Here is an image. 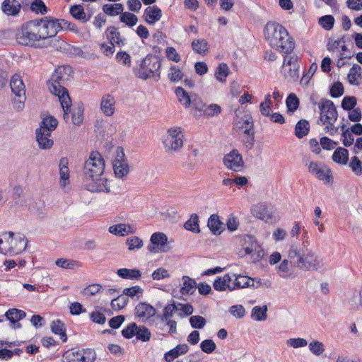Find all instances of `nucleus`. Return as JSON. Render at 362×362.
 <instances>
[{"instance_id": "5fc2aeb1", "label": "nucleus", "mask_w": 362, "mask_h": 362, "mask_svg": "<svg viewBox=\"0 0 362 362\" xmlns=\"http://www.w3.org/2000/svg\"><path fill=\"white\" fill-rule=\"evenodd\" d=\"M168 76L171 82L175 83L180 81L182 78L183 73L179 67L173 65L169 69Z\"/></svg>"}, {"instance_id": "473e14b6", "label": "nucleus", "mask_w": 362, "mask_h": 362, "mask_svg": "<svg viewBox=\"0 0 362 362\" xmlns=\"http://www.w3.org/2000/svg\"><path fill=\"white\" fill-rule=\"evenodd\" d=\"M117 275L125 279H139L141 276L140 270L137 269L122 268L117 270Z\"/></svg>"}, {"instance_id": "c85d7f7f", "label": "nucleus", "mask_w": 362, "mask_h": 362, "mask_svg": "<svg viewBox=\"0 0 362 362\" xmlns=\"http://www.w3.org/2000/svg\"><path fill=\"white\" fill-rule=\"evenodd\" d=\"M69 160L66 158H62L59 161L60 185L65 187L69 182Z\"/></svg>"}, {"instance_id": "7ed1b4c3", "label": "nucleus", "mask_w": 362, "mask_h": 362, "mask_svg": "<svg viewBox=\"0 0 362 362\" xmlns=\"http://www.w3.org/2000/svg\"><path fill=\"white\" fill-rule=\"evenodd\" d=\"M71 68L69 66H60L55 69L50 80L48 82L50 92L58 96L64 111V118L66 119L69 115V110L71 105V100L68 90L62 86L69 80L71 73Z\"/></svg>"}, {"instance_id": "7c9ffc66", "label": "nucleus", "mask_w": 362, "mask_h": 362, "mask_svg": "<svg viewBox=\"0 0 362 362\" xmlns=\"http://www.w3.org/2000/svg\"><path fill=\"white\" fill-rule=\"evenodd\" d=\"M14 235L13 232L3 233L0 234V253L9 255L11 240Z\"/></svg>"}, {"instance_id": "9d476101", "label": "nucleus", "mask_w": 362, "mask_h": 362, "mask_svg": "<svg viewBox=\"0 0 362 362\" xmlns=\"http://www.w3.org/2000/svg\"><path fill=\"white\" fill-rule=\"evenodd\" d=\"M95 357V352L91 349H71L64 354L63 362H93Z\"/></svg>"}, {"instance_id": "f3484780", "label": "nucleus", "mask_w": 362, "mask_h": 362, "mask_svg": "<svg viewBox=\"0 0 362 362\" xmlns=\"http://www.w3.org/2000/svg\"><path fill=\"white\" fill-rule=\"evenodd\" d=\"M225 166L234 172H240L244 168V161L242 155L236 149H233L223 158Z\"/></svg>"}, {"instance_id": "423d86ee", "label": "nucleus", "mask_w": 362, "mask_h": 362, "mask_svg": "<svg viewBox=\"0 0 362 362\" xmlns=\"http://www.w3.org/2000/svg\"><path fill=\"white\" fill-rule=\"evenodd\" d=\"M320 118L318 124L324 126V131L330 136L338 133L339 127L334 126L337 119L338 113L334 103L327 99H322L318 103Z\"/></svg>"}, {"instance_id": "5701e85b", "label": "nucleus", "mask_w": 362, "mask_h": 362, "mask_svg": "<svg viewBox=\"0 0 362 362\" xmlns=\"http://www.w3.org/2000/svg\"><path fill=\"white\" fill-rule=\"evenodd\" d=\"M161 17L162 11L158 6L156 5L148 6L144 10L143 14L144 21L150 25L155 24L156 22L160 20Z\"/></svg>"}, {"instance_id": "412c9836", "label": "nucleus", "mask_w": 362, "mask_h": 362, "mask_svg": "<svg viewBox=\"0 0 362 362\" xmlns=\"http://www.w3.org/2000/svg\"><path fill=\"white\" fill-rule=\"evenodd\" d=\"M135 315L142 322L148 320L156 314V309L150 304L139 303L135 307Z\"/></svg>"}, {"instance_id": "0e129e2a", "label": "nucleus", "mask_w": 362, "mask_h": 362, "mask_svg": "<svg viewBox=\"0 0 362 362\" xmlns=\"http://www.w3.org/2000/svg\"><path fill=\"white\" fill-rule=\"evenodd\" d=\"M309 350L315 356H320L325 351L324 344L319 341H313L309 345Z\"/></svg>"}, {"instance_id": "dca6fc26", "label": "nucleus", "mask_w": 362, "mask_h": 362, "mask_svg": "<svg viewBox=\"0 0 362 362\" xmlns=\"http://www.w3.org/2000/svg\"><path fill=\"white\" fill-rule=\"evenodd\" d=\"M232 275L233 276L232 287L233 291L245 288H257L262 285L260 279H254L247 276L234 273H232Z\"/></svg>"}, {"instance_id": "680f3d73", "label": "nucleus", "mask_w": 362, "mask_h": 362, "mask_svg": "<svg viewBox=\"0 0 362 362\" xmlns=\"http://www.w3.org/2000/svg\"><path fill=\"white\" fill-rule=\"evenodd\" d=\"M286 345L293 349H298L306 346L308 341L303 338H290L286 340Z\"/></svg>"}, {"instance_id": "a19ab883", "label": "nucleus", "mask_w": 362, "mask_h": 362, "mask_svg": "<svg viewBox=\"0 0 362 362\" xmlns=\"http://www.w3.org/2000/svg\"><path fill=\"white\" fill-rule=\"evenodd\" d=\"M51 329L53 333L55 334H58L60 336V339L63 341H66L67 339L66 335V329L64 327V323L59 320H54L52 322L51 325Z\"/></svg>"}, {"instance_id": "a878e982", "label": "nucleus", "mask_w": 362, "mask_h": 362, "mask_svg": "<svg viewBox=\"0 0 362 362\" xmlns=\"http://www.w3.org/2000/svg\"><path fill=\"white\" fill-rule=\"evenodd\" d=\"M115 100L111 95H105L102 98L100 108L106 116H112L115 112Z\"/></svg>"}, {"instance_id": "bb28decb", "label": "nucleus", "mask_w": 362, "mask_h": 362, "mask_svg": "<svg viewBox=\"0 0 362 362\" xmlns=\"http://www.w3.org/2000/svg\"><path fill=\"white\" fill-rule=\"evenodd\" d=\"M188 350L189 346L187 344H178L175 348L166 352L164 354V358L167 362H172L180 356L185 354Z\"/></svg>"}, {"instance_id": "774afa93", "label": "nucleus", "mask_w": 362, "mask_h": 362, "mask_svg": "<svg viewBox=\"0 0 362 362\" xmlns=\"http://www.w3.org/2000/svg\"><path fill=\"white\" fill-rule=\"evenodd\" d=\"M200 348L206 354H211L216 348V344L211 339H205L200 344Z\"/></svg>"}, {"instance_id": "79ce46f5", "label": "nucleus", "mask_w": 362, "mask_h": 362, "mask_svg": "<svg viewBox=\"0 0 362 362\" xmlns=\"http://www.w3.org/2000/svg\"><path fill=\"white\" fill-rule=\"evenodd\" d=\"M310 129V124L305 119H300L296 125L295 134L298 139L306 136Z\"/></svg>"}, {"instance_id": "2eb2a0df", "label": "nucleus", "mask_w": 362, "mask_h": 362, "mask_svg": "<svg viewBox=\"0 0 362 362\" xmlns=\"http://www.w3.org/2000/svg\"><path fill=\"white\" fill-rule=\"evenodd\" d=\"M284 77L290 81H296L299 75V65L298 64V57L286 56L281 69Z\"/></svg>"}, {"instance_id": "338daca9", "label": "nucleus", "mask_w": 362, "mask_h": 362, "mask_svg": "<svg viewBox=\"0 0 362 362\" xmlns=\"http://www.w3.org/2000/svg\"><path fill=\"white\" fill-rule=\"evenodd\" d=\"M221 112V107L217 104H211L206 105L203 115L207 117H213L218 115Z\"/></svg>"}, {"instance_id": "f704fd0d", "label": "nucleus", "mask_w": 362, "mask_h": 362, "mask_svg": "<svg viewBox=\"0 0 362 362\" xmlns=\"http://www.w3.org/2000/svg\"><path fill=\"white\" fill-rule=\"evenodd\" d=\"M58 124L57 120L52 116H48L43 118L40 123V128L37 129L40 131L49 132L50 134L54 131Z\"/></svg>"}, {"instance_id": "f8f14e48", "label": "nucleus", "mask_w": 362, "mask_h": 362, "mask_svg": "<svg viewBox=\"0 0 362 362\" xmlns=\"http://www.w3.org/2000/svg\"><path fill=\"white\" fill-rule=\"evenodd\" d=\"M242 247L244 255H250L254 261H258L264 255L263 250L252 235L243 237Z\"/></svg>"}, {"instance_id": "13d9d810", "label": "nucleus", "mask_w": 362, "mask_h": 362, "mask_svg": "<svg viewBox=\"0 0 362 362\" xmlns=\"http://www.w3.org/2000/svg\"><path fill=\"white\" fill-rule=\"evenodd\" d=\"M136 337L138 340L146 342L150 340L151 337V333L146 327L137 326Z\"/></svg>"}, {"instance_id": "f257e3e1", "label": "nucleus", "mask_w": 362, "mask_h": 362, "mask_svg": "<svg viewBox=\"0 0 362 362\" xmlns=\"http://www.w3.org/2000/svg\"><path fill=\"white\" fill-rule=\"evenodd\" d=\"M58 23L51 17L28 21L16 32V42L23 46L40 48L42 42L57 35Z\"/></svg>"}, {"instance_id": "0eeeda50", "label": "nucleus", "mask_w": 362, "mask_h": 362, "mask_svg": "<svg viewBox=\"0 0 362 362\" xmlns=\"http://www.w3.org/2000/svg\"><path fill=\"white\" fill-rule=\"evenodd\" d=\"M160 61L158 57L148 54L141 60L137 72L139 78L146 80L149 78H160Z\"/></svg>"}, {"instance_id": "864d4df0", "label": "nucleus", "mask_w": 362, "mask_h": 362, "mask_svg": "<svg viewBox=\"0 0 362 362\" xmlns=\"http://www.w3.org/2000/svg\"><path fill=\"white\" fill-rule=\"evenodd\" d=\"M55 264L59 267L69 269H74L80 266L78 262L64 258L57 259L55 262Z\"/></svg>"}, {"instance_id": "20e7f679", "label": "nucleus", "mask_w": 362, "mask_h": 362, "mask_svg": "<svg viewBox=\"0 0 362 362\" xmlns=\"http://www.w3.org/2000/svg\"><path fill=\"white\" fill-rule=\"evenodd\" d=\"M265 39L276 50L286 54L291 53L294 42L287 30L275 22H268L264 29Z\"/></svg>"}, {"instance_id": "6ab92c4d", "label": "nucleus", "mask_w": 362, "mask_h": 362, "mask_svg": "<svg viewBox=\"0 0 362 362\" xmlns=\"http://www.w3.org/2000/svg\"><path fill=\"white\" fill-rule=\"evenodd\" d=\"M27 244L28 240L23 235L18 234L12 236L11 243H9V255L13 256L21 253L25 250Z\"/></svg>"}, {"instance_id": "052dcab7", "label": "nucleus", "mask_w": 362, "mask_h": 362, "mask_svg": "<svg viewBox=\"0 0 362 362\" xmlns=\"http://www.w3.org/2000/svg\"><path fill=\"white\" fill-rule=\"evenodd\" d=\"M286 103L288 111L291 112L296 111L299 105V100L294 93H291L287 97Z\"/></svg>"}, {"instance_id": "69168bd1", "label": "nucleus", "mask_w": 362, "mask_h": 362, "mask_svg": "<svg viewBox=\"0 0 362 362\" xmlns=\"http://www.w3.org/2000/svg\"><path fill=\"white\" fill-rule=\"evenodd\" d=\"M319 24L325 30H331L334 24V18L331 15L324 16L319 19Z\"/></svg>"}, {"instance_id": "aec40b11", "label": "nucleus", "mask_w": 362, "mask_h": 362, "mask_svg": "<svg viewBox=\"0 0 362 362\" xmlns=\"http://www.w3.org/2000/svg\"><path fill=\"white\" fill-rule=\"evenodd\" d=\"M233 276L232 273H228L223 276H218L214 281L213 286L216 291H233Z\"/></svg>"}, {"instance_id": "8fccbe9b", "label": "nucleus", "mask_w": 362, "mask_h": 362, "mask_svg": "<svg viewBox=\"0 0 362 362\" xmlns=\"http://www.w3.org/2000/svg\"><path fill=\"white\" fill-rule=\"evenodd\" d=\"M119 20L130 28L134 26L138 22L137 16L130 12H122L119 16Z\"/></svg>"}, {"instance_id": "ea45409f", "label": "nucleus", "mask_w": 362, "mask_h": 362, "mask_svg": "<svg viewBox=\"0 0 362 362\" xmlns=\"http://www.w3.org/2000/svg\"><path fill=\"white\" fill-rule=\"evenodd\" d=\"M175 94L179 102L184 105L185 107H189L191 106V102L192 99V95H189L188 93L181 87H177L175 89Z\"/></svg>"}, {"instance_id": "393cba45", "label": "nucleus", "mask_w": 362, "mask_h": 362, "mask_svg": "<svg viewBox=\"0 0 362 362\" xmlns=\"http://www.w3.org/2000/svg\"><path fill=\"white\" fill-rule=\"evenodd\" d=\"M10 86L11 91L16 97L23 98V95H25V86L20 75L14 74L11 77Z\"/></svg>"}, {"instance_id": "49530a36", "label": "nucleus", "mask_w": 362, "mask_h": 362, "mask_svg": "<svg viewBox=\"0 0 362 362\" xmlns=\"http://www.w3.org/2000/svg\"><path fill=\"white\" fill-rule=\"evenodd\" d=\"M338 127L342 132L341 136L343 144L346 147L351 146L354 141V138L351 131L346 128V126L344 124Z\"/></svg>"}, {"instance_id": "a18cd8bd", "label": "nucleus", "mask_w": 362, "mask_h": 362, "mask_svg": "<svg viewBox=\"0 0 362 362\" xmlns=\"http://www.w3.org/2000/svg\"><path fill=\"white\" fill-rule=\"evenodd\" d=\"M185 228L196 233L200 232L197 214H193L191 215L189 219L185 223Z\"/></svg>"}, {"instance_id": "ddd939ff", "label": "nucleus", "mask_w": 362, "mask_h": 362, "mask_svg": "<svg viewBox=\"0 0 362 362\" xmlns=\"http://www.w3.org/2000/svg\"><path fill=\"white\" fill-rule=\"evenodd\" d=\"M115 153V157L112 163L114 173L117 177L123 178L128 175L129 171L127 160L122 148L117 147Z\"/></svg>"}, {"instance_id": "09e8293b", "label": "nucleus", "mask_w": 362, "mask_h": 362, "mask_svg": "<svg viewBox=\"0 0 362 362\" xmlns=\"http://www.w3.org/2000/svg\"><path fill=\"white\" fill-rule=\"evenodd\" d=\"M192 49L196 53L204 54L208 50V43L204 39H197L192 42Z\"/></svg>"}, {"instance_id": "4468645a", "label": "nucleus", "mask_w": 362, "mask_h": 362, "mask_svg": "<svg viewBox=\"0 0 362 362\" xmlns=\"http://www.w3.org/2000/svg\"><path fill=\"white\" fill-rule=\"evenodd\" d=\"M309 173L325 183L332 182V176L330 169L324 163L311 161L308 166Z\"/></svg>"}, {"instance_id": "3c124183", "label": "nucleus", "mask_w": 362, "mask_h": 362, "mask_svg": "<svg viewBox=\"0 0 362 362\" xmlns=\"http://www.w3.org/2000/svg\"><path fill=\"white\" fill-rule=\"evenodd\" d=\"M267 307L255 306L252 310V317L257 321H263L267 319Z\"/></svg>"}, {"instance_id": "4d7b16f0", "label": "nucleus", "mask_w": 362, "mask_h": 362, "mask_svg": "<svg viewBox=\"0 0 362 362\" xmlns=\"http://www.w3.org/2000/svg\"><path fill=\"white\" fill-rule=\"evenodd\" d=\"M102 290V286L98 284H93L88 285L82 291V295L86 298L93 296L100 292Z\"/></svg>"}, {"instance_id": "f03ea898", "label": "nucleus", "mask_w": 362, "mask_h": 362, "mask_svg": "<svg viewBox=\"0 0 362 362\" xmlns=\"http://www.w3.org/2000/svg\"><path fill=\"white\" fill-rule=\"evenodd\" d=\"M105 167L103 156L98 151L91 152L83 167L84 181L88 191L110 192L107 179L103 177Z\"/></svg>"}, {"instance_id": "58836bf2", "label": "nucleus", "mask_w": 362, "mask_h": 362, "mask_svg": "<svg viewBox=\"0 0 362 362\" xmlns=\"http://www.w3.org/2000/svg\"><path fill=\"white\" fill-rule=\"evenodd\" d=\"M229 73L230 69L228 65L226 63H221L215 71L214 76L219 82L225 83Z\"/></svg>"}, {"instance_id": "4be33fe9", "label": "nucleus", "mask_w": 362, "mask_h": 362, "mask_svg": "<svg viewBox=\"0 0 362 362\" xmlns=\"http://www.w3.org/2000/svg\"><path fill=\"white\" fill-rule=\"evenodd\" d=\"M108 231L112 235L123 237L135 233L136 228L131 224L119 223L110 226Z\"/></svg>"}, {"instance_id": "b1692460", "label": "nucleus", "mask_w": 362, "mask_h": 362, "mask_svg": "<svg viewBox=\"0 0 362 362\" xmlns=\"http://www.w3.org/2000/svg\"><path fill=\"white\" fill-rule=\"evenodd\" d=\"M21 9V4L18 0H4L1 3V10L4 14L17 16Z\"/></svg>"}, {"instance_id": "a211bd4d", "label": "nucleus", "mask_w": 362, "mask_h": 362, "mask_svg": "<svg viewBox=\"0 0 362 362\" xmlns=\"http://www.w3.org/2000/svg\"><path fill=\"white\" fill-rule=\"evenodd\" d=\"M296 259L288 258L283 259L279 265L276 267V274L283 279H293L296 276L297 264Z\"/></svg>"}, {"instance_id": "4c0bfd02", "label": "nucleus", "mask_w": 362, "mask_h": 362, "mask_svg": "<svg viewBox=\"0 0 362 362\" xmlns=\"http://www.w3.org/2000/svg\"><path fill=\"white\" fill-rule=\"evenodd\" d=\"M124 10V6L120 3H116L113 4H107L103 6V12L110 16H115L119 14H122Z\"/></svg>"}, {"instance_id": "c9c22d12", "label": "nucleus", "mask_w": 362, "mask_h": 362, "mask_svg": "<svg viewBox=\"0 0 362 362\" xmlns=\"http://www.w3.org/2000/svg\"><path fill=\"white\" fill-rule=\"evenodd\" d=\"M105 33L107 37L110 40V42L111 44H124V40H122L120 33L117 28L114 26L108 27Z\"/></svg>"}, {"instance_id": "de8ad7c7", "label": "nucleus", "mask_w": 362, "mask_h": 362, "mask_svg": "<svg viewBox=\"0 0 362 362\" xmlns=\"http://www.w3.org/2000/svg\"><path fill=\"white\" fill-rule=\"evenodd\" d=\"M72 122L74 125H80L83 120V107L82 105H78L71 110Z\"/></svg>"}, {"instance_id": "bf43d9fd", "label": "nucleus", "mask_w": 362, "mask_h": 362, "mask_svg": "<svg viewBox=\"0 0 362 362\" xmlns=\"http://www.w3.org/2000/svg\"><path fill=\"white\" fill-rule=\"evenodd\" d=\"M123 294L126 297L134 298L137 299L143 294V289L139 286H134L129 288H126L123 290Z\"/></svg>"}, {"instance_id": "37998d69", "label": "nucleus", "mask_w": 362, "mask_h": 362, "mask_svg": "<svg viewBox=\"0 0 362 362\" xmlns=\"http://www.w3.org/2000/svg\"><path fill=\"white\" fill-rule=\"evenodd\" d=\"M70 13L74 18L77 20L82 21L83 22H87L90 18V16L87 17L83 6L81 5L71 6L70 8Z\"/></svg>"}, {"instance_id": "c03bdc74", "label": "nucleus", "mask_w": 362, "mask_h": 362, "mask_svg": "<svg viewBox=\"0 0 362 362\" xmlns=\"http://www.w3.org/2000/svg\"><path fill=\"white\" fill-rule=\"evenodd\" d=\"M125 243L129 251L139 250L144 246V241L138 236L128 238Z\"/></svg>"}, {"instance_id": "2f4dec72", "label": "nucleus", "mask_w": 362, "mask_h": 362, "mask_svg": "<svg viewBox=\"0 0 362 362\" xmlns=\"http://www.w3.org/2000/svg\"><path fill=\"white\" fill-rule=\"evenodd\" d=\"M332 160L338 164L346 165L349 160L348 150L342 147L337 148L332 154Z\"/></svg>"}, {"instance_id": "72a5a7b5", "label": "nucleus", "mask_w": 362, "mask_h": 362, "mask_svg": "<svg viewBox=\"0 0 362 362\" xmlns=\"http://www.w3.org/2000/svg\"><path fill=\"white\" fill-rule=\"evenodd\" d=\"M195 289V281L187 276H182V286L180 288V293L182 295H189L192 294Z\"/></svg>"}, {"instance_id": "603ef678", "label": "nucleus", "mask_w": 362, "mask_h": 362, "mask_svg": "<svg viewBox=\"0 0 362 362\" xmlns=\"http://www.w3.org/2000/svg\"><path fill=\"white\" fill-rule=\"evenodd\" d=\"M128 298L122 295L117 296L111 301V307L115 310H119L123 309L128 303Z\"/></svg>"}, {"instance_id": "cd10ccee", "label": "nucleus", "mask_w": 362, "mask_h": 362, "mask_svg": "<svg viewBox=\"0 0 362 362\" xmlns=\"http://www.w3.org/2000/svg\"><path fill=\"white\" fill-rule=\"evenodd\" d=\"M51 134L45 131L36 130V139L39 147L42 149H49L53 146L54 141L50 139Z\"/></svg>"}, {"instance_id": "9b49d317", "label": "nucleus", "mask_w": 362, "mask_h": 362, "mask_svg": "<svg viewBox=\"0 0 362 362\" xmlns=\"http://www.w3.org/2000/svg\"><path fill=\"white\" fill-rule=\"evenodd\" d=\"M168 237L162 232L153 233L150 238V243L147 245V250L153 254L166 252L170 247L168 245Z\"/></svg>"}, {"instance_id": "6e6d98bb", "label": "nucleus", "mask_w": 362, "mask_h": 362, "mask_svg": "<svg viewBox=\"0 0 362 362\" xmlns=\"http://www.w3.org/2000/svg\"><path fill=\"white\" fill-rule=\"evenodd\" d=\"M206 105L197 95H192L191 106L194 109V110L200 112L199 115H203Z\"/></svg>"}, {"instance_id": "c756f323", "label": "nucleus", "mask_w": 362, "mask_h": 362, "mask_svg": "<svg viewBox=\"0 0 362 362\" xmlns=\"http://www.w3.org/2000/svg\"><path fill=\"white\" fill-rule=\"evenodd\" d=\"M251 211L254 216L264 221L272 218V215L264 204L260 203L253 206Z\"/></svg>"}, {"instance_id": "e2e57ef3", "label": "nucleus", "mask_w": 362, "mask_h": 362, "mask_svg": "<svg viewBox=\"0 0 362 362\" xmlns=\"http://www.w3.org/2000/svg\"><path fill=\"white\" fill-rule=\"evenodd\" d=\"M31 10L36 14H45L47 12V7L42 0H35L30 5Z\"/></svg>"}, {"instance_id": "6e6552de", "label": "nucleus", "mask_w": 362, "mask_h": 362, "mask_svg": "<svg viewBox=\"0 0 362 362\" xmlns=\"http://www.w3.org/2000/svg\"><path fill=\"white\" fill-rule=\"evenodd\" d=\"M327 48L329 52L335 54L338 58L337 62L338 67H341L344 64L343 59L351 57V53L346 46L344 36L337 39L330 38L328 41Z\"/></svg>"}, {"instance_id": "39448f33", "label": "nucleus", "mask_w": 362, "mask_h": 362, "mask_svg": "<svg viewBox=\"0 0 362 362\" xmlns=\"http://www.w3.org/2000/svg\"><path fill=\"white\" fill-rule=\"evenodd\" d=\"M288 255L291 259H296L298 269L303 271H321L325 267L323 260L308 247L291 246Z\"/></svg>"}, {"instance_id": "e433bc0d", "label": "nucleus", "mask_w": 362, "mask_h": 362, "mask_svg": "<svg viewBox=\"0 0 362 362\" xmlns=\"http://www.w3.org/2000/svg\"><path fill=\"white\" fill-rule=\"evenodd\" d=\"M5 316L11 323L16 324L23 319L26 316V314L22 310L11 308L6 311Z\"/></svg>"}, {"instance_id": "1a4fd4ad", "label": "nucleus", "mask_w": 362, "mask_h": 362, "mask_svg": "<svg viewBox=\"0 0 362 362\" xmlns=\"http://www.w3.org/2000/svg\"><path fill=\"white\" fill-rule=\"evenodd\" d=\"M183 137L180 127H173L168 129L163 140L165 151L173 153L180 150L183 146Z\"/></svg>"}]
</instances>
